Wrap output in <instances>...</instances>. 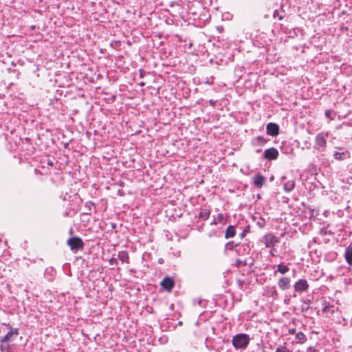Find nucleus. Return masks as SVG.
I'll use <instances>...</instances> for the list:
<instances>
[{
    "label": "nucleus",
    "instance_id": "obj_1",
    "mask_svg": "<svg viewBox=\"0 0 352 352\" xmlns=\"http://www.w3.org/2000/svg\"><path fill=\"white\" fill-rule=\"evenodd\" d=\"M250 341V336L245 333H238L232 338V345L236 349H245Z\"/></svg>",
    "mask_w": 352,
    "mask_h": 352
},
{
    "label": "nucleus",
    "instance_id": "obj_2",
    "mask_svg": "<svg viewBox=\"0 0 352 352\" xmlns=\"http://www.w3.org/2000/svg\"><path fill=\"white\" fill-rule=\"evenodd\" d=\"M67 244L70 247L71 250L73 251H76L82 249L84 247V243L82 240L77 236L69 238L67 241Z\"/></svg>",
    "mask_w": 352,
    "mask_h": 352
},
{
    "label": "nucleus",
    "instance_id": "obj_3",
    "mask_svg": "<svg viewBox=\"0 0 352 352\" xmlns=\"http://www.w3.org/2000/svg\"><path fill=\"white\" fill-rule=\"evenodd\" d=\"M278 242V238L272 233L267 234L263 237V243L266 248H273Z\"/></svg>",
    "mask_w": 352,
    "mask_h": 352
},
{
    "label": "nucleus",
    "instance_id": "obj_4",
    "mask_svg": "<svg viewBox=\"0 0 352 352\" xmlns=\"http://www.w3.org/2000/svg\"><path fill=\"white\" fill-rule=\"evenodd\" d=\"M19 333V329L17 328H11L10 331L1 339V342L6 343L14 340Z\"/></svg>",
    "mask_w": 352,
    "mask_h": 352
},
{
    "label": "nucleus",
    "instance_id": "obj_5",
    "mask_svg": "<svg viewBox=\"0 0 352 352\" xmlns=\"http://www.w3.org/2000/svg\"><path fill=\"white\" fill-rule=\"evenodd\" d=\"M279 153L278 150L274 147H271L265 150L263 157L267 160H274L278 157Z\"/></svg>",
    "mask_w": 352,
    "mask_h": 352
},
{
    "label": "nucleus",
    "instance_id": "obj_6",
    "mask_svg": "<svg viewBox=\"0 0 352 352\" xmlns=\"http://www.w3.org/2000/svg\"><path fill=\"white\" fill-rule=\"evenodd\" d=\"M327 134H324V133H318L316 137V148L317 149L322 148V151L324 149L327 145L326 137Z\"/></svg>",
    "mask_w": 352,
    "mask_h": 352
},
{
    "label": "nucleus",
    "instance_id": "obj_7",
    "mask_svg": "<svg viewBox=\"0 0 352 352\" xmlns=\"http://www.w3.org/2000/svg\"><path fill=\"white\" fill-rule=\"evenodd\" d=\"M294 287L296 292H303L307 290L309 284L305 279H300L295 283Z\"/></svg>",
    "mask_w": 352,
    "mask_h": 352
},
{
    "label": "nucleus",
    "instance_id": "obj_8",
    "mask_svg": "<svg viewBox=\"0 0 352 352\" xmlns=\"http://www.w3.org/2000/svg\"><path fill=\"white\" fill-rule=\"evenodd\" d=\"M266 132L270 136H276L279 133V126L276 123L270 122L267 124Z\"/></svg>",
    "mask_w": 352,
    "mask_h": 352
},
{
    "label": "nucleus",
    "instance_id": "obj_9",
    "mask_svg": "<svg viewBox=\"0 0 352 352\" xmlns=\"http://www.w3.org/2000/svg\"><path fill=\"white\" fill-rule=\"evenodd\" d=\"M175 283L172 278L170 277H165L161 282L160 285L167 292H170L173 287Z\"/></svg>",
    "mask_w": 352,
    "mask_h": 352
},
{
    "label": "nucleus",
    "instance_id": "obj_10",
    "mask_svg": "<svg viewBox=\"0 0 352 352\" xmlns=\"http://www.w3.org/2000/svg\"><path fill=\"white\" fill-rule=\"evenodd\" d=\"M291 279L289 277H281L278 280V287L283 290H287L290 287Z\"/></svg>",
    "mask_w": 352,
    "mask_h": 352
},
{
    "label": "nucleus",
    "instance_id": "obj_11",
    "mask_svg": "<svg viewBox=\"0 0 352 352\" xmlns=\"http://www.w3.org/2000/svg\"><path fill=\"white\" fill-rule=\"evenodd\" d=\"M253 180H254V185L256 187L261 188L265 181V179L263 175H261V174L258 173L254 176Z\"/></svg>",
    "mask_w": 352,
    "mask_h": 352
},
{
    "label": "nucleus",
    "instance_id": "obj_12",
    "mask_svg": "<svg viewBox=\"0 0 352 352\" xmlns=\"http://www.w3.org/2000/svg\"><path fill=\"white\" fill-rule=\"evenodd\" d=\"M344 258L346 263L352 266V243L346 248Z\"/></svg>",
    "mask_w": 352,
    "mask_h": 352
},
{
    "label": "nucleus",
    "instance_id": "obj_13",
    "mask_svg": "<svg viewBox=\"0 0 352 352\" xmlns=\"http://www.w3.org/2000/svg\"><path fill=\"white\" fill-rule=\"evenodd\" d=\"M118 258L123 263H129V256L126 251H120L118 254Z\"/></svg>",
    "mask_w": 352,
    "mask_h": 352
},
{
    "label": "nucleus",
    "instance_id": "obj_14",
    "mask_svg": "<svg viewBox=\"0 0 352 352\" xmlns=\"http://www.w3.org/2000/svg\"><path fill=\"white\" fill-rule=\"evenodd\" d=\"M289 270V268L287 265L280 263L277 265V270L274 272V274L276 275L278 272L280 273L281 274H285L287 273Z\"/></svg>",
    "mask_w": 352,
    "mask_h": 352
},
{
    "label": "nucleus",
    "instance_id": "obj_15",
    "mask_svg": "<svg viewBox=\"0 0 352 352\" xmlns=\"http://www.w3.org/2000/svg\"><path fill=\"white\" fill-rule=\"evenodd\" d=\"M235 234H236V232H235L234 227L232 226H229L226 229V234H225V238L228 239V238L233 237L235 235Z\"/></svg>",
    "mask_w": 352,
    "mask_h": 352
},
{
    "label": "nucleus",
    "instance_id": "obj_16",
    "mask_svg": "<svg viewBox=\"0 0 352 352\" xmlns=\"http://www.w3.org/2000/svg\"><path fill=\"white\" fill-rule=\"evenodd\" d=\"M295 186V182L294 180H290L284 184V189L287 192H291Z\"/></svg>",
    "mask_w": 352,
    "mask_h": 352
},
{
    "label": "nucleus",
    "instance_id": "obj_17",
    "mask_svg": "<svg viewBox=\"0 0 352 352\" xmlns=\"http://www.w3.org/2000/svg\"><path fill=\"white\" fill-rule=\"evenodd\" d=\"M210 214V211L208 209L204 208L201 210L199 212V217L206 220L209 218Z\"/></svg>",
    "mask_w": 352,
    "mask_h": 352
},
{
    "label": "nucleus",
    "instance_id": "obj_18",
    "mask_svg": "<svg viewBox=\"0 0 352 352\" xmlns=\"http://www.w3.org/2000/svg\"><path fill=\"white\" fill-rule=\"evenodd\" d=\"M254 141L256 144L259 146H263L267 142V140L262 136H258L255 138Z\"/></svg>",
    "mask_w": 352,
    "mask_h": 352
},
{
    "label": "nucleus",
    "instance_id": "obj_19",
    "mask_svg": "<svg viewBox=\"0 0 352 352\" xmlns=\"http://www.w3.org/2000/svg\"><path fill=\"white\" fill-rule=\"evenodd\" d=\"M296 338L301 343H304L307 340L305 335L302 332H298V333H296Z\"/></svg>",
    "mask_w": 352,
    "mask_h": 352
},
{
    "label": "nucleus",
    "instance_id": "obj_20",
    "mask_svg": "<svg viewBox=\"0 0 352 352\" xmlns=\"http://www.w3.org/2000/svg\"><path fill=\"white\" fill-rule=\"evenodd\" d=\"M323 312L333 314L335 312L334 307L331 305H327L323 308Z\"/></svg>",
    "mask_w": 352,
    "mask_h": 352
},
{
    "label": "nucleus",
    "instance_id": "obj_21",
    "mask_svg": "<svg viewBox=\"0 0 352 352\" xmlns=\"http://www.w3.org/2000/svg\"><path fill=\"white\" fill-rule=\"evenodd\" d=\"M345 153L344 152H338L336 151L333 154V157L336 160H342L344 158Z\"/></svg>",
    "mask_w": 352,
    "mask_h": 352
},
{
    "label": "nucleus",
    "instance_id": "obj_22",
    "mask_svg": "<svg viewBox=\"0 0 352 352\" xmlns=\"http://www.w3.org/2000/svg\"><path fill=\"white\" fill-rule=\"evenodd\" d=\"M238 245L237 243H234L233 241H230L226 244V250H232Z\"/></svg>",
    "mask_w": 352,
    "mask_h": 352
},
{
    "label": "nucleus",
    "instance_id": "obj_23",
    "mask_svg": "<svg viewBox=\"0 0 352 352\" xmlns=\"http://www.w3.org/2000/svg\"><path fill=\"white\" fill-rule=\"evenodd\" d=\"M275 352H292L291 350L287 349L285 345L278 346Z\"/></svg>",
    "mask_w": 352,
    "mask_h": 352
},
{
    "label": "nucleus",
    "instance_id": "obj_24",
    "mask_svg": "<svg viewBox=\"0 0 352 352\" xmlns=\"http://www.w3.org/2000/svg\"><path fill=\"white\" fill-rule=\"evenodd\" d=\"M1 352H10V345L8 343H2L0 346Z\"/></svg>",
    "mask_w": 352,
    "mask_h": 352
},
{
    "label": "nucleus",
    "instance_id": "obj_25",
    "mask_svg": "<svg viewBox=\"0 0 352 352\" xmlns=\"http://www.w3.org/2000/svg\"><path fill=\"white\" fill-rule=\"evenodd\" d=\"M217 221L219 223V222H222L224 219V216L223 214L221 213H219L217 214V217L215 218Z\"/></svg>",
    "mask_w": 352,
    "mask_h": 352
},
{
    "label": "nucleus",
    "instance_id": "obj_26",
    "mask_svg": "<svg viewBox=\"0 0 352 352\" xmlns=\"http://www.w3.org/2000/svg\"><path fill=\"white\" fill-rule=\"evenodd\" d=\"M109 264L111 265H116L118 264V260L116 258H111L109 260Z\"/></svg>",
    "mask_w": 352,
    "mask_h": 352
},
{
    "label": "nucleus",
    "instance_id": "obj_27",
    "mask_svg": "<svg viewBox=\"0 0 352 352\" xmlns=\"http://www.w3.org/2000/svg\"><path fill=\"white\" fill-rule=\"evenodd\" d=\"M276 16L278 17V19L279 20H281L283 19V16L281 15H279L278 12L277 10H276L274 12V17L276 18Z\"/></svg>",
    "mask_w": 352,
    "mask_h": 352
},
{
    "label": "nucleus",
    "instance_id": "obj_28",
    "mask_svg": "<svg viewBox=\"0 0 352 352\" xmlns=\"http://www.w3.org/2000/svg\"><path fill=\"white\" fill-rule=\"evenodd\" d=\"M330 114H331V111L330 110H327L325 111V116L327 118H330Z\"/></svg>",
    "mask_w": 352,
    "mask_h": 352
},
{
    "label": "nucleus",
    "instance_id": "obj_29",
    "mask_svg": "<svg viewBox=\"0 0 352 352\" xmlns=\"http://www.w3.org/2000/svg\"><path fill=\"white\" fill-rule=\"evenodd\" d=\"M93 205H94V204H93V203H91V201L87 202V203L85 204V206H86V207H88V208H90V206H93Z\"/></svg>",
    "mask_w": 352,
    "mask_h": 352
},
{
    "label": "nucleus",
    "instance_id": "obj_30",
    "mask_svg": "<svg viewBox=\"0 0 352 352\" xmlns=\"http://www.w3.org/2000/svg\"><path fill=\"white\" fill-rule=\"evenodd\" d=\"M289 333L290 334H294V333H296V329H290L289 330Z\"/></svg>",
    "mask_w": 352,
    "mask_h": 352
},
{
    "label": "nucleus",
    "instance_id": "obj_31",
    "mask_svg": "<svg viewBox=\"0 0 352 352\" xmlns=\"http://www.w3.org/2000/svg\"><path fill=\"white\" fill-rule=\"evenodd\" d=\"M217 223H218V222L217 221L216 219H214V220H213V221H212V224L217 225Z\"/></svg>",
    "mask_w": 352,
    "mask_h": 352
},
{
    "label": "nucleus",
    "instance_id": "obj_32",
    "mask_svg": "<svg viewBox=\"0 0 352 352\" xmlns=\"http://www.w3.org/2000/svg\"><path fill=\"white\" fill-rule=\"evenodd\" d=\"M47 164H48V165H50V166H53V162H52V161H51V160L48 161Z\"/></svg>",
    "mask_w": 352,
    "mask_h": 352
},
{
    "label": "nucleus",
    "instance_id": "obj_33",
    "mask_svg": "<svg viewBox=\"0 0 352 352\" xmlns=\"http://www.w3.org/2000/svg\"><path fill=\"white\" fill-rule=\"evenodd\" d=\"M241 237H243V236H244V235H245V232H243L241 233Z\"/></svg>",
    "mask_w": 352,
    "mask_h": 352
},
{
    "label": "nucleus",
    "instance_id": "obj_34",
    "mask_svg": "<svg viewBox=\"0 0 352 352\" xmlns=\"http://www.w3.org/2000/svg\"><path fill=\"white\" fill-rule=\"evenodd\" d=\"M140 85H141L142 86H143V85H144V82H142Z\"/></svg>",
    "mask_w": 352,
    "mask_h": 352
}]
</instances>
